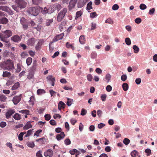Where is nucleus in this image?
I'll return each instance as SVG.
<instances>
[{"instance_id": "79ce46f5", "label": "nucleus", "mask_w": 157, "mask_h": 157, "mask_svg": "<svg viewBox=\"0 0 157 157\" xmlns=\"http://www.w3.org/2000/svg\"><path fill=\"white\" fill-rule=\"evenodd\" d=\"M106 97L107 95L105 94H101V99L103 101H105Z\"/></svg>"}, {"instance_id": "4468645a", "label": "nucleus", "mask_w": 157, "mask_h": 157, "mask_svg": "<svg viewBox=\"0 0 157 157\" xmlns=\"http://www.w3.org/2000/svg\"><path fill=\"white\" fill-rule=\"evenodd\" d=\"M4 33L5 34V37L6 38H8L11 36L13 34L12 32L9 30H6Z\"/></svg>"}, {"instance_id": "f8f14e48", "label": "nucleus", "mask_w": 157, "mask_h": 157, "mask_svg": "<svg viewBox=\"0 0 157 157\" xmlns=\"http://www.w3.org/2000/svg\"><path fill=\"white\" fill-rule=\"evenodd\" d=\"M21 98L20 96H15L13 99V101L14 105H17L21 101Z\"/></svg>"}, {"instance_id": "4c0bfd02", "label": "nucleus", "mask_w": 157, "mask_h": 157, "mask_svg": "<svg viewBox=\"0 0 157 157\" xmlns=\"http://www.w3.org/2000/svg\"><path fill=\"white\" fill-rule=\"evenodd\" d=\"M47 78L49 81H51L52 82L55 81V78L53 77V76L52 75H49L48 76Z\"/></svg>"}, {"instance_id": "4d7b16f0", "label": "nucleus", "mask_w": 157, "mask_h": 157, "mask_svg": "<svg viewBox=\"0 0 157 157\" xmlns=\"http://www.w3.org/2000/svg\"><path fill=\"white\" fill-rule=\"evenodd\" d=\"M6 125V123L5 122L2 121L0 123V126L1 128L5 127Z\"/></svg>"}, {"instance_id": "774afa93", "label": "nucleus", "mask_w": 157, "mask_h": 157, "mask_svg": "<svg viewBox=\"0 0 157 157\" xmlns=\"http://www.w3.org/2000/svg\"><path fill=\"white\" fill-rule=\"evenodd\" d=\"M105 126V124H104L103 123H101L98 124V127L99 129H101Z\"/></svg>"}, {"instance_id": "ddd939ff", "label": "nucleus", "mask_w": 157, "mask_h": 157, "mask_svg": "<svg viewBox=\"0 0 157 157\" xmlns=\"http://www.w3.org/2000/svg\"><path fill=\"white\" fill-rule=\"evenodd\" d=\"M21 38L18 35H16L11 37V40L14 42H17L20 41Z\"/></svg>"}, {"instance_id": "69168bd1", "label": "nucleus", "mask_w": 157, "mask_h": 157, "mask_svg": "<svg viewBox=\"0 0 157 157\" xmlns=\"http://www.w3.org/2000/svg\"><path fill=\"white\" fill-rule=\"evenodd\" d=\"M112 90V87L110 85H108L106 86V90L108 92H109L111 91Z\"/></svg>"}, {"instance_id": "39448f33", "label": "nucleus", "mask_w": 157, "mask_h": 157, "mask_svg": "<svg viewBox=\"0 0 157 157\" xmlns=\"http://www.w3.org/2000/svg\"><path fill=\"white\" fill-rule=\"evenodd\" d=\"M16 3L20 9L25 8L26 7L27 3L24 1L22 0H17Z\"/></svg>"}, {"instance_id": "473e14b6", "label": "nucleus", "mask_w": 157, "mask_h": 157, "mask_svg": "<svg viewBox=\"0 0 157 157\" xmlns=\"http://www.w3.org/2000/svg\"><path fill=\"white\" fill-rule=\"evenodd\" d=\"M67 105L68 106H71L73 102V100L69 98H67Z\"/></svg>"}, {"instance_id": "bb28decb", "label": "nucleus", "mask_w": 157, "mask_h": 157, "mask_svg": "<svg viewBox=\"0 0 157 157\" xmlns=\"http://www.w3.org/2000/svg\"><path fill=\"white\" fill-rule=\"evenodd\" d=\"M122 88L124 91L127 90L128 89V86L126 83H124L122 84Z\"/></svg>"}, {"instance_id": "0eeeda50", "label": "nucleus", "mask_w": 157, "mask_h": 157, "mask_svg": "<svg viewBox=\"0 0 157 157\" xmlns=\"http://www.w3.org/2000/svg\"><path fill=\"white\" fill-rule=\"evenodd\" d=\"M64 36V34L63 33L57 35L54 37L52 40V41L51 42V43L56 42L59 40L62 39L63 38Z\"/></svg>"}, {"instance_id": "4be33fe9", "label": "nucleus", "mask_w": 157, "mask_h": 157, "mask_svg": "<svg viewBox=\"0 0 157 157\" xmlns=\"http://www.w3.org/2000/svg\"><path fill=\"white\" fill-rule=\"evenodd\" d=\"M30 23L31 25V26L33 27L34 28L37 29V30H38V29H41L40 26H37V28L35 27L36 24L33 21H31Z\"/></svg>"}, {"instance_id": "f704fd0d", "label": "nucleus", "mask_w": 157, "mask_h": 157, "mask_svg": "<svg viewBox=\"0 0 157 157\" xmlns=\"http://www.w3.org/2000/svg\"><path fill=\"white\" fill-rule=\"evenodd\" d=\"M19 112L23 114H26L27 115H28L29 114V111L27 109H25L19 111Z\"/></svg>"}, {"instance_id": "8fccbe9b", "label": "nucleus", "mask_w": 157, "mask_h": 157, "mask_svg": "<svg viewBox=\"0 0 157 157\" xmlns=\"http://www.w3.org/2000/svg\"><path fill=\"white\" fill-rule=\"evenodd\" d=\"M24 133H25V132H21L18 135V139L20 140H23L22 137L23 136Z\"/></svg>"}, {"instance_id": "6e6d98bb", "label": "nucleus", "mask_w": 157, "mask_h": 157, "mask_svg": "<svg viewBox=\"0 0 157 157\" xmlns=\"http://www.w3.org/2000/svg\"><path fill=\"white\" fill-rule=\"evenodd\" d=\"M127 78V76L125 75H123L121 77V80L123 81H125Z\"/></svg>"}, {"instance_id": "20e7f679", "label": "nucleus", "mask_w": 157, "mask_h": 157, "mask_svg": "<svg viewBox=\"0 0 157 157\" xmlns=\"http://www.w3.org/2000/svg\"><path fill=\"white\" fill-rule=\"evenodd\" d=\"M20 22L22 25L23 28L24 30H26L27 29L28 22L25 18L23 17L21 18Z\"/></svg>"}, {"instance_id": "864d4df0", "label": "nucleus", "mask_w": 157, "mask_h": 157, "mask_svg": "<svg viewBox=\"0 0 157 157\" xmlns=\"http://www.w3.org/2000/svg\"><path fill=\"white\" fill-rule=\"evenodd\" d=\"M12 7L17 12H18L19 11V8L18 6H16L15 5H13L12 6Z\"/></svg>"}, {"instance_id": "b1692460", "label": "nucleus", "mask_w": 157, "mask_h": 157, "mask_svg": "<svg viewBox=\"0 0 157 157\" xmlns=\"http://www.w3.org/2000/svg\"><path fill=\"white\" fill-rule=\"evenodd\" d=\"M79 41L80 43L81 44H83L85 42V37L84 36L82 35L80 36L79 38Z\"/></svg>"}, {"instance_id": "5701e85b", "label": "nucleus", "mask_w": 157, "mask_h": 157, "mask_svg": "<svg viewBox=\"0 0 157 157\" xmlns=\"http://www.w3.org/2000/svg\"><path fill=\"white\" fill-rule=\"evenodd\" d=\"M8 21V19L6 17H2L0 19V23L6 24Z\"/></svg>"}, {"instance_id": "bf43d9fd", "label": "nucleus", "mask_w": 157, "mask_h": 157, "mask_svg": "<svg viewBox=\"0 0 157 157\" xmlns=\"http://www.w3.org/2000/svg\"><path fill=\"white\" fill-rule=\"evenodd\" d=\"M97 56V53L95 52H93L91 54V57L92 59L95 58Z\"/></svg>"}, {"instance_id": "393cba45", "label": "nucleus", "mask_w": 157, "mask_h": 157, "mask_svg": "<svg viewBox=\"0 0 157 157\" xmlns=\"http://www.w3.org/2000/svg\"><path fill=\"white\" fill-rule=\"evenodd\" d=\"M33 4L36 5H39L42 2V0H32Z\"/></svg>"}, {"instance_id": "2f4dec72", "label": "nucleus", "mask_w": 157, "mask_h": 157, "mask_svg": "<svg viewBox=\"0 0 157 157\" xmlns=\"http://www.w3.org/2000/svg\"><path fill=\"white\" fill-rule=\"evenodd\" d=\"M134 50V52L135 53H137L139 51V48L138 46L136 45H134L132 47Z\"/></svg>"}, {"instance_id": "f03ea898", "label": "nucleus", "mask_w": 157, "mask_h": 157, "mask_svg": "<svg viewBox=\"0 0 157 157\" xmlns=\"http://www.w3.org/2000/svg\"><path fill=\"white\" fill-rule=\"evenodd\" d=\"M27 11L29 14L33 16H36L38 14L40 11L38 8L36 7L29 8Z\"/></svg>"}, {"instance_id": "72a5a7b5", "label": "nucleus", "mask_w": 157, "mask_h": 157, "mask_svg": "<svg viewBox=\"0 0 157 157\" xmlns=\"http://www.w3.org/2000/svg\"><path fill=\"white\" fill-rule=\"evenodd\" d=\"M32 59L31 57H29L26 59V63L28 66L30 65L32 62Z\"/></svg>"}, {"instance_id": "412c9836", "label": "nucleus", "mask_w": 157, "mask_h": 157, "mask_svg": "<svg viewBox=\"0 0 157 157\" xmlns=\"http://www.w3.org/2000/svg\"><path fill=\"white\" fill-rule=\"evenodd\" d=\"M20 86V83L18 82H17L15 83L12 86L11 89L14 90L17 89Z\"/></svg>"}, {"instance_id": "6ab92c4d", "label": "nucleus", "mask_w": 157, "mask_h": 157, "mask_svg": "<svg viewBox=\"0 0 157 157\" xmlns=\"http://www.w3.org/2000/svg\"><path fill=\"white\" fill-rule=\"evenodd\" d=\"M66 24L65 22L63 21L61 22V24L59 26V29L60 31L63 30V29L64 27Z\"/></svg>"}, {"instance_id": "7c9ffc66", "label": "nucleus", "mask_w": 157, "mask_h": 157, "mask_svg": "<svg viewBox=\"0 0 157 157\" xmlns=\"http://www.w3.org/2000/svg\"><path fill=\"white\" fill-rule=\"evenodd\" d=\"M13 117L15 119L17 120H19L21 118L20 115L17 113L15 114L13 116Z\"/></svg>"}, {"instance_id": "a878e982", "label": "nucleus", "mask_w": 157, "mask_h": 157, "mask_svg": "<svg viewBox=\"0 0 157 157\" xmlns=\"http://www.w3.org/2000/svg\"><path fill=\"white\" fill-rule=\"evenodd\" d=\"M105 22L106 23H108L112 25L113 23V21L111 18H109L105 21Z\"/></svg>"}, {"instance_id": "58836bf2", "label": "nucleus", "mask_w": 157, "mask_h": 157, "mask_svg": "<svg viewBox=\"0 0 157 157\" xmlns=\"http://www.w3.org/2000/svg\"><path fill=\"white\" fill-rule=\"evenodd\" d=\"M21 70V65L19 63H17V68L16 69V72H19Z\"/></svg>"}, {"instance_id": "680f3d73", "label": "nucleus", "mask_w": 157, "mask_h": 157, "mask_svg": "<svg viewBox=\"0 0 157 157\" xmlns=\"http://www.w3.org/2000/svg\"><path fill=\"white\" fill-rule=\"evenodd\" d=\"M141 79L140 78H136L135 80L136 83L137 85H139L140 84L141 82Z\"/></svg>"}, {"instance_id": "1a4fd4ad", "label": "nucleus", "mask_w": 157, "mask_h": 157, "mask_svg": "<svg viewBox=\"0 0 157 157\" xmlns=\"http://www.w3.org/2000/svg\"><path fill=\"white\" fill-rule=\"evenodd\" d=\"M53 151L51 149H49L46 151H45L44 153V155L46 156H49L51 157L53 156Z\"/></svg>"}, {"instance_id": "a19ab883", "label": "nucleus", "mask_w": 157, "mask_h": 157, "mask_svg": "<svg viewBox=\"0 0 157 157\" xmlns=\"http://www.w3.org/2000/svg\"><path fill=\"white\" fill-rule=\"evenodd\" d=\"M53 21L52 19H48L46 20V24L47 26L49 25Z\"/></svg>"}, {"instance_id": "ea45409f", "label": "nucleus", "mask_w": 157, "mask_h": 157, "mask_svg": "<svg viewBox=\"0 0 157 157\" xmlns=\"http://www.w3.org/2000/svg\"><path fill=\"white\" fill-rule=\"evenodd\" d=\"M140 8L141 10H144L147 8V6L145 4L142 3L140 5Z\"/></svg>"}, {"instance_id": "dca6fc26", "label": "nucleus", "mask_w": 157, "mask_h": 157, "mask_svg": "<svg viewBox=\"0 0 157 157\" xmlns=\"http://www.w3.org/2000/svg\"><path fill=\"white\" fill-rule=\"evenodd\" d=\"M44 42V41L43 40H40L38 42L37 44L35 46V48L36 50H39L40 48Z\"/></svg>"}, {"instance_id": "13d9d810", "label": "nucleus", "mask_w": 157, "mask_h": 157, "mask_svg": "<svg viewBox=\"0 0 157 157\" xmlns=\"http://www.w3.org/2000/svg\"><path fill=\"white\" fill-rule=\"evenodd\" d=\"M45 119L46 121H49L51 119V116L49 114H46L44 116Z\"/></svg>"}, {"instance_id": "338daca9", "label": "nucleus", "mask_w": 157, "mask_h": 157, "mask_svg": "<svg viewBox=\"0 0 157 157\" xmlns=\"http://www.w3.org/2000/svg\"><path fill=\"white\" fill-rule=\"evenodd\" d=\"M135 21L137 24H139L141 22V19L140 18L138 17L135 19Z\"/></svg>"}, {"instance_id": "37998d69", "label": "nucleus", "mask_w": 157, "mask_h": 157, "mask_svg": "<svg viewBox=\"0 0 157 157\" xmlns=\"http://www.w3.org/2000/svg\"><path fill=\"white\" fill-rule=\"evenodd\" d=\"M130 142V140L127 138H125L123 140V143L125 145L128 144Z\"/></svg>"}, {"instance_id": "c756f323", "label": "nucleus", "mask_w": 157, "mask_h": 157, "mask_svg": "<svg viewBox=\"0 0 157 157\" xmlns=\"http://www.w3.org/2000/svg\"><path fill=\"white\" fill-rule=\"evenodd\" d=\"M11 74L10 72L7 71H4L3 72L2 76L3 77H8L10 76Z\"/></svg>"}, {"instance_id": "f3484780", "label": "nucleus", "mask_w": 157, "mask_h": 157, "mask_svg": "<svg viewBox=\"0 0 157 157\" xmlns=\"http://www.w3.org/2000/svg\"><path fill=\"white\" fill-rule=\"evenodd\" d=\"M48 14H51L53 13L55 10V8L54 6H51L48 8H47Z\"/></svg>"}, {"instance_id": "49530a36", "label": "nucleus", "mask_w": 157, "mask_h": 157, "mask_svg": "<svg viewBox=\"0 0 157 157\" xmlns=\"http://www.w3.org/2000/svg\"><path fill=\"white\" fill-rule=\"evenodd\" d=\"M42 132V130L40 129L38 130L34 134V136H36L37 137L39 136V134Z\"/></svg>"}, {"instance_id": "a211bd4d", "label": "nucleus", "mask_w": 157, "mask_h": 157, "mask_svg": "<svg viewBox=\"0 0 157 157\" xmlns=\"http://www.w3.org/2000/svg\"><path fill=\"white\" fill-rule=\"evenodd\" d=\"M65 104L62 101H60L58 104V107L59 110H60L62 109H64L65 107Z\"/></svg>"}, {"instance_id": "a18cd8bd", "label": "nucleus", "mask_w": 157, "mask_h": 157, "mask_svg": "<svg viewBox=\"0 0 157 157\" xmlns=\"http://www.w3.org/2000/svg\"><path fill=\"white\" fill-rule=\"evenodd\" d=\"M64 144L66 145H69L71 143V142L70 140L68 138L64 140Z\"/></svg>"}, {"instance_id": "6e6552de", "label": "nucleus", "mask_w": 157, "mask_h": 157, "mask_svg": "<svg viewBox=\"0 0 157 157\" xmlns=\"http://www.w3.org/2000/svg\"><path fill=\"white\" fill-rule=\"evenodd\" d=\"M0 10L3 11H6L9 13L10 14H13L12 11L7 6H0Z\"/></svg>"}, {"instance_id": "de8ad7c7", "label": "nucleus", "mask_w": 157, "mask_h": 157, "mask_svg": "<svg viewBox=\"0 0 157 157\" xmlns=\"http://www.w3.org/2000/svg\"><path fill=\"white\" fill-rule=\"evenodd\" d=\"M82 14V12L81 11H78L76 13V16L75 19L80 17Z\"/></svg>"}, {"instance_id": "cd10ccee", "label": "nucleus", "mask_w": 157, "mask_h": 157, "mask_svg": "<svg viewBox=\"0 0 157 157\" xmlns=\"http://www.w3.org/2000/svg\"><path fill=\"white\" fill-rule=\"evenodd\" d=\"M92 2L91 1L90 2L87 4V6L86 7V9L87 10H90L92 8Z\"/></svg>"}, {"instance_id": "c03bdc74", "label": "nucleus", "mask_w": 157, "mask_h": 157, "mask_svg": "<svg viewBox=\"0 0 157 157\" xmlns=\"http://www.w3.org/2000/svg\"><path fill=\"white\" fill-rule=\"evenodd\" d=\"M27 145L29 147L31 148H33L34 146V144L33 142H29L28 143Z\"/></svg>"}, {"instance_id": "2eb2a0df", "label": "nucleus", "mask_w": 157, "mask_h": 157, "mask_svg": "<svg viewBox=\"0 0 157 157\" xmlns=\"http://www.w3.org/2000/svg\"><path fill=\"white\" fill-rule=\"evenodd\" d=\"M65 136V134L63 132H61L59 134L57 135L56 137L58 141L62 139Z\"/></svg>"}, {"instance_id": "7ed1b4c3", "label": "nucleus", "mask_w": 157, "mask_h": 157, "mask_svg": "<svg viewBox=\"0 0 157 157\" xmlns=\"http://www.w3.org/2000/svg\"><path fill=\"white\" fill-rule=\"evenodd\" d=\"M67 12V9L64 8L58 13L57 16V20L59 22L62 21Z\"/></svg>"}, {"instance_id": "e433bc0d", "label": "nucleus", "mask_w": 157, "mask_h": 157, "mask_svg": "<svg viewBox=\"0 0 157 157\" xmlns=\"http://www.w3.org/2000/svg\"><path fill=\"white\" fill-rule=\"evenodd\" d=\"M125 41L126 44L128 45H130L131 44V41L130 39L129 38H125Z\"/></svg>"}, {"instance_id": "423d86ee", "label": "nucleus", "mask_w": 157, "mask_h": 157, "mask_svg": "<svg viewBox=\"0 0 157 157\" xmlns=\"http://www.w3.org/2000/svg\"><path fill=\"white\" fill-rule=\"evenodd\" d=\"M77 1V0H71L68 6V10L69 11H72L73 9L75 7V4Z\"/></svg>"}, {"instance_id": "f257e3e1", "label": "nucleus", "mask_w": 157, "mask_h": 157, "mask_svg": "<svg viewBox=\"0 0 157 157\" xmlns=\"http://www.w3.org/2000/svg\"><path fill=\"white\" fill-rule=\"evenodd\" d=\"M0 67L3 70L13 71L14 69L13 62L10 59H7L0 63Z\"/></svg>"}, {"instance_id": "9d476101", "label": "nucleus", "mask_w": 157, "mask_h": 157, "mask_svg": "<svg viewBox=\"0 0 157 157\" xmlns=\"http://www.w3.org/2000/svg\"><path fill=\"white\" fill-rule=\"evenodd\" d=\"M15 113L14 109H10L8 110L6 114V117L7 119H9L10 117L11 116Z\"/></svg>"}, {"instance_id": "5fc2aeb1", "label": "nucleus", "mask_w": 157, "mask_h": 157, "mask_svg": "<svg viewBox=\"0 0 157 157\" xmlns=\"http://www.w3.org/2000/svg\"><path fill=\"white\" fill-rule=\"evenodd\" d=\"M119 8V6L117 4H115L112 6V9L113 10H117Z\"/></svg>"}, {"instance_id": "09e8293b", "label": "nucleus", "mask_w": 157, "mask_h": 157, "mask_svg": "<svg viewBox=\"0 0 157 157\" xmlns=\"http://www.w3.org/2000/svg\"><path fill=\"white\" fill-rule=\"evenodd\" d=\"M66 46L67 48H71L73 50H74V46L72 45L71 44H69L68 42H67L66 43Z\"/></svg>"}, {"instance_id": "0e129e2a", "label": "nucleus", "mask_w": 157, "mask_h": 157, "mask_svg": "<svg viewBox=\"0 0 157 157\" xmlns=\"http://www.w3.org/2000/svg\"><path fill=\"white\" fill-rule=\"evenodd\" d=\"M97 16V14L95 12H94L90 13V17L91 18H94Z\"/></svg>"}, {"instance_id": "e2e57ef3", "label": "nucleus", "mask_w": 157, "mask_h": 157, "mask_svg": "<svg viewBox=\"0 0 157 157\" xmlns=\"http://www.w3.org/2000/svg\"><path fill=\"white\" fill-rule=\"evenodd\" d=\"M155 11V8H152L150 10L149 12V14L150 15H153Z\"/></svg>"}, {"instance_id": "052dcab7", "label": "nucleus", "mask_w": 157, "mask_h": 157, "mask_svg": "<svg viewBox=\"0 0 157 157\" xmlns=\"http://www.w3.org/2000/svg\"><path fill=\"white\" fill-rule=\"evenodd\" d=\"M37 93L38 94H40L42 93H45V91L44 90L39 89L37 90Z\"/></svg>"}, {"instance_id": "c85d7f7f", "label": "nucleus", "mask_w": 157, "mask_h": 157, "mask_svg": "<svg viewBox=\"0 0 157 157\" xmlns=\"http://www.w3.org/2000/svg\"><path fill=\"white\" fill-rule=\"evenodd\" d=\"M131 155L132 157H136L138 155V152L136 150H134L131 153Z\"/></svg>"}, {"instance_id": "603ef678", "label": "nucleus", "mask_w": 157, "mask_h": 157, "mask_svg": "<svg viewBox=\"0 0 157 157\" xmlns=\"http://www.w3.org/2000/svg\"><path fill=\"white\" fill-rule=\"evenodd\" d=\"M87 113V111L84 109H82L81 110V115L82 116H84Z\"/></svg>"}, {"instance_id": "c9c22d12", "label": "nucleus", "mask_w": 157, "mask_h": 157, "mask_svg": "<svg viewBox=\"0 0 157 157\" xmlns=\"http://www.w3.org/2000/svg\"><path fill=\"white\" fill-rule=\"evenodd\" d=\"M105 78L107 82H109L110 81L111 76L110 74H107L106 75Z\"/></svg>"}, {"instance_id": "aec40b11", "label": "nucleus", "mask_w": 157, "mask_h": 157, "mask_svg": "<svg viewBox=\"0 0 157 157\" xmlns=\"http://www.w3.org/2000/svg\"><path fill=\"white\" fill-rule=\"evenodd\" d=\"M32 125L31 124L30 122H28L23 127V129L24 130H27L32 127Z\"/></svg>"}, {"instance_id": "3c124183", "label": "nucleus", "mask_w": 157, "mask_h": 157, "mask_svg": "<svg viewBox=\"0 0 157 157\" xmlns=\"http://www.w3.org/2000/svg\"><path fill=\"white\" fill-rule=\"evenodd\" d=\"M6 99V97L5 96V95H3L2 94H1L0 100L3 101H4Z\"/></svg>"}, {"instance_id": "9b49d317", "label": "nucleus", "mask_w": 157, "mask_h": 157, "mask_svg": "<svg viewBox=\"0 0 157 157\" xmlns=\"http://www.w3.org/2000/svg\"><path fill=\"white\" fill-rule=\"evenodd\" d=\"M36 42V40L34 38H32L29 39L27 41V44L30 46H33Z\"/></svg>"}]
</instances>
